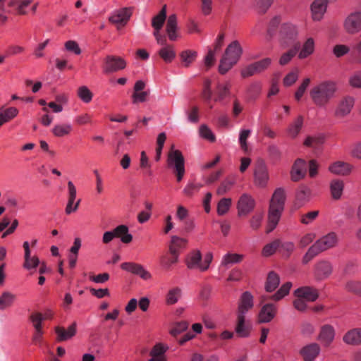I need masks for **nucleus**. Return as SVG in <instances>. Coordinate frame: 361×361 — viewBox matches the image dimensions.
Wrapping results in <instances>:
<instances>
[{"mask_svg": "<svg viewBox=\"0 0 361 361\" xmlns=\"http://www.w3.org/2000/svg\"><path fill=\"white\" fill-rule=\"evenodd\" d=\"M314 51V41L313 38H308L302 45V49L298 54L300 59H305L311 55Z\"/></svg>", "mask_w": 361, "mask_h": 361, "instance_id": "obj_37", "label": "nucleus"}, {"mask_svg": "<svg viewBox=\"0 0 361 361\" xmlns=\"http://www.w3.org/2000/svg\"><path fill=\"white\" fill-rule=\"evenodd\" d=\"M298 69L295 68L290 72L283 79V84L285 86L292 85L298 78Z\"/></svg>", "mask_w": 361, "mask_h": 361, "instance_id": "obj_63", "label": "nucleus"}, {"mask_svg": "<svg viewBox=\"0 0 361 361\" xmlns=\"http://www.w3.org/2000/svg\"><path fill=\"white\" fill-rule=\"evenodd\" d=\"M202 254L199 250H194L188 254L185 259L187 267L190 269L201 270Z\"/></svg>", "mask_w": 361, "mask_h": 361, "instance_id": "obj_25", "label": "nucleus"}, {"mask_svg": "<svg viewBox=\"0 0 361 361\" xmlns=\"http://www.w3.org/2000/svg\"><path fill=\"white\" fill-rule=\"evenodd\" d=\"M344 29L350 35L361 31V12L355 11L349 14L344 21Z\"/></svg>", "mask_w": 361, "mask_h": 361, "instance_id": "obj_7", "label": "nucleus"}, {"mask_svg": "<svg viewBox=\"0 0 361 361\" xmlns=\"http://www.w3.org/2000/svg\"><path fill=\"white\" fill-rule=\"evenodd\" d=\"M159 55L166 63H171L176 57V51L173 47L169 44L159 49Z\"/></svg>", "mask_w": 361, "mask_h": 361, "instance_id": "obj_35", "label": "nucleus"}, {"mask_svg": "<svg viewBox=\"0 0 361 361\" xmlns=\"http://www.w3.org/2000/svg\"><path fill=\"white\" fill-rule=\"evenodd\" d=\"M319 254V252L316 249V247L312 245L306 253L304 255L302 259V262L304 264H307L309 263L313 258L317 256Z\"/></svg>", "mask_w": 361, "mask_h": 361, "instance_id": "obj_57", "label": "nucleus"}, {"mask_svg": "<svg viewBox=\"0 0 361 361\" xmlns=\"http://www.w3.org/2000/svg\"><path fill=\"white\" fill-rule=\"evenodd\" d=\"M16 299V295L8 291L4 292L0 296V310H4L11 307Z\"/></svg>", "mask_w": 361, "mask_h": 361, "instance_id": "obj_40", "label": "nucleus"}, {"mask_svg": "<svg viewBox=\"0 0 361 361\" xmlns=\"http://www.w3.org/2000/svg\"><path fill=\"white\" fill-rule=\"evenodd\" d=\"M235 331L240 337H247L250 333V327L245 323V317L237 316Z\"/></svg>", "mask_w": 361, "mask_h": 361, "instance_id": "obj_34", "label": "nucleus"}, {"mask_svg": "<svg viewBox=\"0 0 361 361\" xmlns=\"http://www.w3.org/2000/svg\"><path fill=\"white\" fill-rule=\"evenodd\" d=\"M295 295L296 297L302 298L304 300L310 302L315 301L318 296V291L312 287L305 286L298 288L295 291Z\"/></svg>", "mask_w": 361, "mask_h": 361, "instance_id": "obj_22", "label": "nucleus"}, {"mask_svg": "<svg viewBox=\"0 0 361 361\" xmlns=\"http://www.w3.org/2000/svg\"><path fill=\"white\" fill-rule=\"evenodd\" d=\"M253 306V296L248 291L244 292L238 301L237 316L245 317L246 314L252 309Z\"/></svg>", "mask_w": 361, "mask_h": 361, "instance_id": "obj_13", "label": "nucleus"}, {"mask_svg": "<svg viewBox=\"0 0 361 361\" xmlns=\"http://www.w3.org/2000/svg\"><path fill=\"white\" fill-rule=\"evenodd\" d=\"M298 30L296 27L290 23L283 24L280 31V41L284 47L292 44L296 39Z\"/></svg>", "mask_w": 361, "mask_h": 361, "instance_id": "obj_8", "label": "nucleus"}, {"mask_svg": "<svg viewBox=\"0 0 361 361\" xmlns=\"http://www.w3.org/2000/svg\"><path fill=\"white\" fill-rule=\"evenodd\" d=\"M336 91V83L326 81L314 87L310 94L313 102L317 106H324L334 97Z\"/></svg>", "mask_w": 361, "mask_h": 361, "instance_id": "obj_2", "label": "nucleus"}, {"mask_svg": "<svg viewBox=\"0 0 361 361\" xmlns=\"http://www.w3.org/2000/svg\"><path fill=\"white\" fill-rule=\"evenodd\" d=\"M324 142V136L319 135L317 136H308L305 142L304 145L307 147L317 149L323 145Z\"/></svg>", "mask_w": 361, "mask_h": 361, "instance_id": "obj_41", "label": "nucleus"}, {"mask_svg": "<svg viewBox=\"0 0 361 361\" xmlns=\"http://www.w3.org/2000/svg\"><path fill=\"white\" fill-rule=\"evenodd\" d=\"M320 347L317 343H310L301 348L300 354L304 361H313L319 355Z\"/></svg>", "mask_w": 361, "mask_h": 361, "instance_id": "obj_20", "label": "nucleus"}, {"mask_svg": "<svg viewBox=\"0 0 361 361\" xmlns=\"http://www.w3.org/2000/svg\"><path fill=\"white\" fill-rule=\"evenodd\" d=\"M200 135L204 139H206L210 142H214L216 140L215 135L212 133L210 128L207 125H202L200 127Z\"/></svg>", "mask_w": 361, "mask_h": 361, "instance_id": "obj_56", "label": "nucleus"}, {"mask_svg": "<svg viewBox=\"0 0 361 361\" xmlns=\"http://www.w3.org/2000/svg\"><path fill=\"white\" fill-rule=\"evenodd\" d=\"M121 268L126 271L139 276L143 280H148L152 278L151 274L140 264L123 262L121 264Z\"/></svg>", "mask_w": 361, "mask_h": 361, "instance_id": "obj_11", "label": "nucleus"}, {"mask_svg": "<svg viewBox=\"0 0 361 361\" xmlns=\"http://www.w3.org/2000/svg\"><path fill=\"white\" fill-rule=\"evenodd\" d=\"M263 219V214L261 212L256 213L250 219V227L253 230H257L259 228Z\"/></svg>", "mask_w": 361, "mask_h": 361, "instance_id": "obj_64", "label": "nucleus"}, {"mask_svg": "<svg viewBox=\"0 0 361 361\" xmlns=\"http://www.w3.org/2000/svg\"><path fill=\"white\" fill-rule=\"evenodd\" d=\"M343 341L348 345H361V329L355 328L347 331L343 336Z\"/></svg>", "mask_w": 361, "mask_h": 361, "instance_id": "obj_23", "label": "nucleus"}, {"mask_svg": "<svg viewBox=\"0 0 361 361\" xmlns=\"http://www.w3.org/2000/svg\"><path fill=\"white\" fill-rule=\"evenodd\" d=\"M338 243V237L336 233L331 232L327 235L320 238L314 242L313 245L319 252V253L334 247Z\"/></svg>", "mask_w": 361, "mask_h": 361, "instance_id": "obj_10", "label": "nucleus"}, {"mask_svg": "<svg viewBox=\"0 0 361 361\" xmlns=\"http://www.w3.org/2000/svg\"><path fill=\"white\" fill-rule=\"evenodd\" d=\"M281 245L280 240H275L273 242L267 244L262 250V255L269 257L273 255L276 250L279 249Z\"/></svg>", "mask_w": 361, "mask_h": 361, "instance_id": "obj_48", "label": "nucleus"}, {"mask_svg": "<svg viewBox=\"0 0 361 361\" xmlns=\"http://www.w3.org/2000/svg\"><path fill=\"white\" fill-rule=\"evenodd\" d=\"M130 17V13L127 8L116 11L109 17V21L119 30L124 27Z\"/></svg>", "mask_w": 361, "mask_h": 361, "instance_id": "obj_15", "label": "nucleus"}, {"mask_svg": "<svg viewBox=\"0 0 361 361\" xmlns=\"http://www.w3.org/2000/svg\"><path fill=\"white\" fill-rule=\"evenodd\" d=\"M188 327V323L185 321H181L179 322H176L174 324L173 326L170 331V333L172 336H176L180 333L185 331Z\"/></svg>", "mask_w": 361, "mask_h": 361, "instance_id": "obj_55", "label": "nucleus"}, {"mask_svg": "<svg viewBox=\"0 0 361 361\" xmlns=\"http://www.w3.org/2000/svg\"><path fill=\"white\" fill-rule=\"evenodd\" d=\"M310 195V188L306 186L302 185V186L300 187V188L296 194V198H297V200L299 201L301 204H302L306 201L308 200Z\"/></svg>", "mask_w": 361, "mask_h": 361, "instance_id": "obj_54", "label": "nucleus"}, {"mask_svg": "<svg viewBox=\"0 0 361 361\" xmlns=\"http://www.w3.org/2000/svg\"><path fill=\"white\" fill-rule=\"evenodd\" d=\"M78 97L85 103L92 101L93 94L86 86H81L78 89Z\"/></svg>", "mask_w": 361, "mask_h": 361, "instance_id": "obj_51", "label": "nucleus"}, {"mask_svg": "<svg viewBox=\"0 0 361 361\" xmlns=\"http://www.w3.org/2000/svg\"><path fill=\"white\" fill-rule=\"evenodd\" d=\"M31 4L30 0H23L18 1L16 0H12L8 3V6L11 7H16L17 13L19 15H25L27 13L26 8Z\"/></svg>", "mask_w": 361, "mask_h": 361, "instance_id": "obj_42", "label": "nucleus"}, {"mask_svg": "<svg viewBox=\"0 0 361 361\" xmlns=\"http://www.w3.org/2000/svg\"><path fill=\"white\" fill-rule=\"evenodd\" d=\"M234 184V180L232 178H227L221 183L217 189V193L220 195L225 194L228 191L232 185Z\"/></svg>", "mask_w": 361, "mask_h": 361, "instance_id": "obj_62", "label": "nucleus"}, {"mask_svg": "<svg viewBox=\"0 0 361 361\" xmlns=\"http://www.w3.org/2000/svg\"><path fill=\"white\" fill-rule=\"evenodd\" d=\"M168 348L161 343H157L150 350L149 361H167L165 353Z\"/></svg>", "mask_w": 361, "mask_h": 361, "instance_id": "obj_26", "label": "nucleus"}, {"mask_svg": "<svg viewBox=\"0 0 361 361\" xmlns=\"http://www.w3.org/2000/svg\"><path fill=\"white\" fill-rule=\"evenodd\" d=\"M243 259V255L228 253L224 256L221 261V265L226 266L228 264L238 263L240 262Z\"/></svg>", "mask_w": 361, "mask_h": 361, "instance_id": "obj_53", "label": "nucleus"}, {"mask_svg": "<svg viewBox=\"0 0 361 361\" xmlns=\"http://www.w3.org/2000/svg\"><path fill=\"white\" fill-rule=\"evenodd\" d=\"M116 238H121L123 243H129L133 240V236L128 233V228L126 225H119L114 230Z\"/></svg>", "mask_w": 361, "mask_h": 361, "instance_id": "obj_31", "label": "nucleus"}, {"mask_svg": "<svg viewBox=\"0 0 361 361\" xmlns=\"http://www.w3.org/2000/svg\"><path fill=\"white\" fill-rule=\"evenodd\" d=\"M67 186L68 199L65 212L66 214H71V213L75 212V211L78 210L81 200L80 199L76 200V188L73 183V182L68 181L67 183Z\"/></svg>", "mask_w": 361, "mask_h": 361, "instance_id": "obj_12", "label": "nucleus"}, {"mask_svg": "<svg viewBox=\"0 0 361 361\" xmlns=\"http://www.w3.org/2000/svg\"><path fill=\"white\" fill-rule=\"evenodd\" d=\"M299 47V44L298 43L294 48L289 49L288 51L283 53L279 59V64L281 66H285L288 64L292 59L295 56L298 49Z\"/></svg>", "mask_w": 361, "mask_h": 361, "instance_id": "obj_45", "label": "nucleus"}, {"mask_svg": "<svg viewBox=\"0 0 361 361\" xmlns=\"http://www.w3.org/2000/svg\"><path fill=\"white\" fill-rule=\"evenodd\" d=\"M332 270L331 264L328 261L322 260L315 265L314 274L317 279L323 280L331 274Z\"/></svg>", "mask_w": 361, "mask_h": 361, "instance_id": "obj_19", "label": "nucleus"}, {"mask_svg": "<svg viewBox=\"0 0 361 361\" xmlns=\"http://www.w3.org/2000/svg\"><path fill=\"white\" fill-rule=\"evenodd\" d=\"M277 308L275 305L268 303L263 305L259 312L258 321L259 323H268L276 316Z\"/></svg>", "mask_w": 361, "mask_h": 361, "instance_id": "obj_16", "label": "nucleus"}, {"mask_svg": "<svg viewBox=\"0 0 361 361\" xmlns=\"http://www.w3.org/2000/svg\"><path fill=\"white\" fill-rule=\"evenodd\" d=\"M285 201L284 189L282 188L276 189L269 202L267 233L271 232L277 226L284 209Z\"/></svg>", "mask_w": 361, "mask_h": 361, "instance_id": "obj_1", "label": "nucleus"}, {"mask_svg": "<svg viewBox=\"0 0 361 361\" xmlns=\"http://www.w3.org/2000/svg\"><path fill=\"white\" fill-rule=\"evenodd\" d=\"M180 293L181 290L178 287L171 289L166 295V303L168 305H173L176 303L180 297Z\"/></svg>", "mask_w": 361, "mask_h": 361, "instance_id": "obj_52", "label": "nucleus"}, {"mask_svg": "<svg viewBox=\"0 0 361 361\" xmlns=\"http://www.w3.org/2000/svg\"><path fill=\"white\" fill-rule=\"evenodd\" d=\"M271 63V59L270 58H264L242 68L240 75L243 78H246L256 74H259L267 70Z\"/></svg>", "mask_w": 361, "mask_h": 361, "instance_id": "obj_4", "label": "nucleus"}, {"mask_svg": "<svg viewBox=\"0 0 361 361\" xmlns=\"http://www.w3.org/2000/svg\"><path fill=\"white\" fill-rule=\"evenodd\" d=\"M269 176L266 164L259 160L255 166L254 183L259 188H265L268 183Z\"/></svg>", "mask_w": 361, "mask_h": 361, "instance_id": "obj_6", "label": "nucleus"}, {"mask_svg": "<svg viewBox=\"0 0 361 361\" xmlns=\"http://www.w3.org/2000/svg\"><path fill=\"white\" fill-rule=\"evenodd\" d=\"M197 52L192 50H185L181 52L180 58L185 67H188L196 59Z\"/></svg>", "mask_w": 361, "mask_h": 361, "instance_id": "obj_46", "label": "nucleus"}, {"mask_svg": "<svg viewBox=\"0 0 361 361\" xmlns=\"http://www.w3.org/2000/svg\"><path fill=\"white\" fill-rule=\"evenodd\" d=\"M39 317V314H31L30 316V319L33 324V326L35 328V333L32 336V341L35 343H39L43 335L42 326L40 324Z\"/></svg>", "mask_w": 361, "mask_h": 361, "instance_id": "obj_27", "label": "nucleus"}, {"mask_svg": "<svg viewBox=\"0 0 361 361\" xmlns=\"http://www.w3.org/2000/svg\"><path fill=\"white\" fill-rule=\"evenodd\" d=\"M354 106V99L351 97L343 98L334 110V116L336 119L342 120L347 117Z\"/></svg>", "mask_w": 361, "mask_h": 361, "instance_id": "obj_9", "label": "nucleus"}, {"mask_svg": "<svg viewBox=\"0 0 361 361\" xmlns=\"http://www.w3.org/2000/svg\"><path fill=\"white\" fill-rule=\"evenodd\" d=\"M344 184L341 180L334 179L330 183L331 196L334 200H338L343 193Z\"/></svg>", "mask_w": 361, "mask_h": 361, "instance_id": "obj_38", "label": "nucleus"}, {"mask_svg": "<svg viewBox=\"0 0 361 361\" xmlns=\"http://www.w3.org/2000/svg\"><path fill=\"white\" fill-rule=\"evenodd\" d=\"M307 171V164L305 161L301 159H297L291 170V179L293 181H298L305 177Z\"/></svg>", "mask_w": 361, "mask_h": 361, "instance_id": "obj_21", "label": "nucleus"}, {"mask_svg": "<svg viewBox=\"0 0 361 361\" xmlns=\"http://www.w3.org/2000/svg\"><path fill=\"white\" fill-rule=\"evenodd\" d=\"M255 206V200L248 194H243L238 202V212L239 216H246L250 213Z\"/></svg>", "mask_w": 361, "mask_h": 361, "instance_id": "obj_14", "label": "nucleus"}, {"mask_svg": "<svg viewBox=\"0 0 361 361\" xmlns=\"http://www.w3.org/2000/svg\"><path fill=\"white\" fill-rule=\"evenodd\" d=\"M166 18V6L164 5L159 13L152 18V25L154 30H161Z\"/></svg>", "mask_w": 361, "mask_h": 361, "instance_id": "obj_39", "label": "nucleus"}, {"mask_svg": "<svg viewBox=\"0 0 361 361\" xmlns=\"http://www.w3.org/2000/svg\"><path fill=\"white\" fill-rule=\"evenodd\" d=\"M55 332L57 335L58 341H64L72 338L76 334V323L73 322L67 330L63 327L56 326Z\"/></svg>", "mask_w": 361, "mask_h": 361, "instance_id": "obj_24", "label": "nucleus"}, {"mask_svg": "<svg viewBox=\"0 0 361 361\" xmlns=\"http://www.w3.org/2000/svg\"><path fill=\"white\" fill-rule=\"evenodd\" d=\"M352 169L350 164L343 161H336L329 166L331 173L341 176L349 174Z\"/></svg>", "mask_w": 361, "mask_h": 361, "instance_id": "obj_28", "label": "nucleus"}, {"mask_svg": "<svg viewBox=\"0 0 361 361\" xmlns=\"http://www.w3.org/2000/svg\"><path fill=\"white\" fill-rule=\"evenodd\" d=\"M178 260V254H171L169 255H164L160 259L161 265L166 269H169L171 267L177 263Z\"/></svg>", "mask_w": 361, "mask_h": 361, "instance_id": "obj_44", "label": "nucleus"}, {"mask_svg": "<svg viewBox=\"0 0 361 361\" xmlns=\"http://www.w3.org/2000/svg\"><path fill=\"white\" fill-rule=\"evenodd\" d=\"M126 66V63L121 57L114 55H108L104 59L102 70L104 73L109 74L123 70Z\"/></svg>", "mask_w": 361, "mask_h": 361, "instance_id": "obj_5", "label": "nucleus"}, {"mask_svg": "<svg viewBox=\"0 0 361 361\" xmlns=\"http://www.w3.org/2000/svg\"><path fill=\"white\" fill-rule=\"evenodd\" d=\"M329 0H314L311 5L312 19L319 21L322 19L327 8Z\"/></svg>", "mask_w": 361, "mask_h": 361, "instance_id": "obj_18", "label": "nucleus"}, {"mask_svg": "<svg viewBox=\"0 0 361 361\" xmlns=\"http://www.w3.org/2000/svg\"><path fill=\"white\" fill-rule=\"evenodd\" d=\"M303 125V117L299 116L297 119L290 126L288 133L293 137H295L300 131Z\"/></svg>", "mask_w": 361, "mask_h": 361, "instance_id": "obj_47", "label": "nucleus"}, {"mask_svg": "<svg viewBox=\"0 0 361 361\" xmlns=\"http://www.w3.org/2000/svg\"><path fill=\"white\" fill-rule=\"evenodd\" d=\"M231 198L221 199L217 204V214L219 216L226 214L231 206Z\"/></svg>", "mask_w": 361, "mask_h": 361, "instance_id": "obj_49", "label": "nucleus"}, {"mask_svg": "<svg viewBox=\"0 0 361 361\" xmlns=\"http://www.w3.org/2000/svg\"><path fill=\"white\" fill-rule=\"evenodd\" d=\"M333 54L337 58H341L350 51L348 46L345 44H336L333 48Z\"/></svg>", "mask_w": 361, "mask_h": 361, "instance_id": "obj_58", "label": "nucleus"}, {"mask_svg": "<svg viewBox=\"0 0 361 361\" xmlns=\"http://www.w3.org/2000/svg\"><path fill=\"white\" fill-rule=\"evenodd\" d=\"M243 49L238 41L232 42L226 49L220 60L219 71L224 75L227 73L240 59Z\"/></svg>", "mask_w": 361, "mask_h": 361, "instance_id": "obj_3", "label": "nucleus"}, {"mask_svg": "<svg viewBox=\"0 0 361 361\" xmlns=\"http://www.w3.org/2000/svg\"><path fill=\"white\" fill-rule=\"evenodd\" d=\"M177 29V17L175 14L169 16L166 22V32L169 38L171 41L176 40L178 35L176 32Z\"/></svg>", "mask_w": 361, "mask_h": 361, "instance_id": "obj_30", "label": "nucleus"}, {"mask_svg": "<svg viewBox=\"0 0 361 361\" xmlns=\"http://www.w3.org/2000/svg\"><path fill=\"white\" fill-rule=\"evenodd\" d=\"M18 114V110L16 107H9L6 109H0V117L4 123H7L13 118H15Z\"/></svg>", "mask_w": 361, "mask_h": 361, "instance_id": "obj_43", "label": "nucleus"}, {"mask_svg": "<svg viewBox=\"0 0 361 361\" xmlns=\"http://www.w3.org/2000/svg\"><path fill=\"white\" fill-rule=\"evenodd\" d=\"M351 87L361 89V70L352 74L348 80Z\"/></svg>", "mask_w": 361, "mask_h": 361, "instance_id": "obj_59", "label": "nucleus"}, {"mask_svg": "<svg viewBox=\"0 0 361 361\" xmlns=\"http://www.w3.org/2000/svg\"><path fill=\"white\" fill-rule=\"evenodd\" d=\"M348 291L361 294V281H349L345 284Z\"/></svg>", "mask_w": 361, "mask_h": 361, "instance_id": "obj_60", "label": "nucleus"}, {"mask_svg": "<svg viewBox=\"0 0 361 361\" xmlns=\"http://www.w3.org/2000/svg\"><path fill=\"white\" fill-rule=\"evenodd\" d=\"M251 131L247 129L242 130L239 135V143L243 150H247V139L249 137Z\"/></svg>", "mask_w": 361, "mask_h": 361, "instance_id": "obj_61", "label": "nucleus"}, {"mask_svg": "<svg viewBox=\"0 0 361 361\" xmlns=\"http://www.w3.org/2000/svg\"><path fill=\"white\" fill-rule=\"evenodd\" d=\"M73 130V127L69 123H59L55 125L51 132L57 137H62L68 135Z\"/></svg>", "mask_w": 361, "mask_h": 361, "instance_id": "obj_33", "label": "nucleus"}, {"mask_svg": "<svg viewBox=\"0 0 361 361\" xmlns=\"http://www.w3.org/2000/svg\"><path fill=\"white\" fill-rule=\"evenodd\" d=\"M292 287V283L290 282H286L279 289V290L274 294L271 298L275 301L280 300L284 296L288 294L290 288Z\"/></svg>", "mask_w": 361, "mask_h": 361, "instance_id": "obj_50", "label": "nucleus"}, {"mask_svg": "<svg viewBox=\"0 0 361 361\" xmlns=\"http://www.w3.org/2000/svg\"><path fill=\"white\" fill-rule=\"evenodd\" d=\"M279 276L274 271H270L267 276L265 289L267 292L274 291L279 285Z\"/></svg>", "mask_w": 361, "mask_h": 361, "instance_id": "obj_36", "label": "nucleus"}, {"mask_svg": "<svg viewBox=\"0 0 361 361\" xmlns=\"http://www.w3.org/2000/svg\"><path fill=\"white\" fill-rule=\"evenodd\" d=\"M334 329L330 325H324L322 327L319 340L324 345H329L334 338Z\"/></svg>", "mask_w": 361, "mask_h": 361, "instance_id": "obj_29", "label": "nucleus"}, {"mask_svg": "<svg viewBox=\"0 0 361 361\" xmlns=\"http://www.w3.org/2000/svg\"><path fill=\"white\" fill-rule=\"evenodd\" d=\"M167 161L169 166L173 167L175 170L185 168L184 157L178 149H171L169 153Z\"/></svg>", "mask_w": 361, "mask_h": 361, "instance_id": "obj_17", "label": "nucleus"}, {"mask_svg": "<svg viewBox=\"0 0 361 361\" xmlns=\"http://www.w3.org/2000/svg\"><path fill=\"white\" fill-rule=\"evenodd\" d=\"M187 240L179 238L176 235L171 237V243L169 245L170 254H178L180 249L185 248L187 245Z\"/></svg>", "mask_w": 361, "mask_h": 361, "instance_id": "obj_32", "label": "nucleus"}]
</instances>
